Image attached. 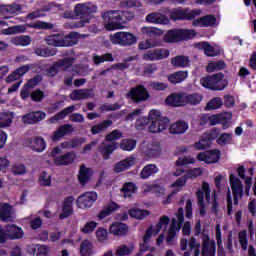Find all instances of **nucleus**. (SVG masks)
Here are the masks:
<instances>
[{
    "mask_svg": "<svg viewBox=\"0 0 256 256\" xmlns=\"http://www.w3.org/2000/svg\"><path fill=\"white\" fill-rule=\"evenodd\" d=\"M135 15L129 11L108 10L102 13L103 25L106 31H117L123 29V25L132 21Z\"/></svg>",
    "mask_w": 256,
    "mask_h": 256,
    "instance_id": "nucleus-1",
    "label": "nucleus"
},
{
    "mask_svg": "<svg viewBox=\"0 0 256 256\" xmlns=\"http://www.w3.org/2000/svg\"><path fill=\"white\" fill-rule=\"evenodd\" d=\"M97 13V5L91 2L79 3L74 7L75 17H79V21L71 24V29H79L85 27L91 21V14Z\"/></svg>",
    "mask_w": 256,
    "mask_h": 256,
    "instance_id": "nucleus-2",
    "label": "nucleus"
},
{
    "mask_svg": "<svg viewBox=\"0 0 256 256\" xmlns=\"http://www.w3.org/2000/svg\"><path fill=\"white\" fill-rule=\"evenodd\" d=\"M47 45L52 47H73L77 45V33H71L67 36L63 34H54L46 37Z\"/></svg>",
    "mask_w": 256,
    "mask_h": 256,
    "instance_id": "nucleus-3",
    "label": "nucleus"
},
{
    "mask_svg": "<svg viewBox=\"0 0 256 256\" xmlns=\"http://www.w3.org/2000/svg\"><path fill=\"white\" fill-rule=\"evenodd\" d=\"M200 84L202 87H205V89H211V91H223V89L227 87L228 82L225 80V76L222 73H218L203 77L200 80Z\"/></svg>",
    "mask_w": 256,
    "mask_h": 256,
    "instance_id": "nucleus-4",
    "label": "nucleus"
},
{
    "mask_svg": "<svg viewBox=\"0 0 256 256\" xmlns=\"http://www.w3.org/2000/svg\"><path fill=\"white\" fill-rule=\"evenodd\" d=\"M27 27H30L31 29H53V24L36 21L32 24L8 27L6 29H2L0 33L1 35H17L19 33H25V31H27Z\"/></svg>",
    "mask_w": 256,
    "mask_h": 256,
    "instance_id": "nucleus-5",
    "label": "nucleus"
},
{
    "mask_svg": "<svg viewBox=\"0 0 256 256\" xmlns=\"http://www.w3.org/2000/svg\"><path fill=\"white\" fill-rule=\"evenodd\" d=\"M23 235H25L23 228L15 224H8L4 228L0 226V243L23 239Z\"/></svg>",
    "mask_w": 256,
    "mask_h": 256,
    "instance_id": "nucleus-6",
    "label": "nucleus"
},
{
    "mask_svg": "<svg viewBox=\"0 0 256 256\" xmlns=\"http://www.w3.org/2000/svg\"><path fill=\"white\" fill-rule=\"evenodd\" d=\"M61 147L57 146L51 151V157L55 165H73V162L77 160V153L75 151H70L64 154H61Z\"/></svg>",
    "mask_w": 256,
    "mask_h": 256,
    "instance_id": "nucleus-7",
    "label": "nucleus"
},
{
    "mask_svg": "<svg viewBox=\"0 0 256 256\" xmlns=\"http://www.w3.org/2000/svg\"><path fill=\"white\" fill-rule=\"evenodd\" d=\"M196 197L200 207V215H206L207 205L211 203V187L209 186V183H202L201 189L196 192Z\"/></svg>",
    "mask_w": 256,
    "mask_h": 256,
    "instance_id": "nucleus-8",
    "label": "nucleus"
},
{
    "mask_svg": "<svg viewBox=\"0 0 256 256\" xmlns=\"http://www.w3.org/2000/svg\"><path fill=\"white\" fill-rule=\"evenodd\" d=\"M184 214L185 211L183 208H179L178 212L176 213L178 220L175 218L172 219V223L170 224V228L166 237L168 245H173V239H175V236L179 233V231H181V223L184 221Z\"/></svg>",
    "mask_w": 256,
    "mask_h": 256,
    "instance_id": "nucleus-9",
    "label": "nucleus"
},
{
    "mask_svg": "<svg viewBox=\"0 0 256 256\" xmlns=\"http://www.w3.org/2000/svg\"><path fill=\"white\" fill-rule=\"evenodd\" d=\"M110 40L114 45H121L122 47H129L137 43V37L129 32H116L110 36Z\"/></svg>",
    "mask_w": 256,
    "mask_h": 256,
    "instance_id": "nucleus-10",
    "label": "nucleus"
},
{
    "mask_svg": "<svg viewBox=\"0 0 256 256\" xmlns=\"http://www.w3.org/2000/svg\"><path fill=\"white\" fill-rule=\"evenodd\" d=\"M201 15V10H189V9H183V8H176L171 10L170 12V19L173 21L178 20H188L191 21V19H195V17H199Z\"/></svg>",
    "mask_w": 256,
    "mask_h": 256,
    "instance_id": "nucleus-11",
    "label": "nucleus"
},
{
    "mask_svg": "<svg viewBox=\"0 0 256 256\" xmlns=\"http://www.w3.org/2000/svg\"><path fill=\"white\" fill-rule=\"evenodd\" d=\"M99 196L95 191H89L81 194L76 200V206L78 209H82L83 211H87V209H91L93 205H95V201Z\"/></svg>",
    "mask_w": 256,
    "mask_h": 256,
    "instance_id": "nucleus-12",
    "label": "nucleus"
},
{
    "mask_svg": "<svg viewBox=\"0 0 256 256\" xmlns=\"http://www.w3.org/2000/svg\"><path fill=\"white\" fill-rule=\"evenodd\" d=\"M140 151H142L145 157L148 159H154L155 157H159L162 152L161 144L155 140H152L148 143L143 142L140 145Z\"/></svg>",
    "mask_w": 256,
    "mask_h": 256,
    "instance_id": "nucleus-13",
    "label": "nucleus"
},
{
    "mask_svg": "<svg viewBox=\"0 0 256 256\" xmlns=\"http://www.w3.org/2000/svg\"><path fill=\"white\" fill-rule=\"evenodd\" d=\"M170 219L168 216H161L159 219V223H157L155 226H151L145 233L143 241L144 244L147 245L149 243V240L152 237H155V235L159 234L162 229H167V225H169Z\"/></svg>",
    "mask_w": 256,
    "mask_h": 256,
    "instance_id": "nucleus-14",
    "label": "nucleus"
},
{
    "mask_svg": "<svg viewBox=\"0 0 256 256\" xmlns=\"http://www.w3.org/2000/svg\"><path fill=\"white\" fill-rule=\"evenodd\" d=\"M229 183L232 190L234 205H239V199L243 197V182H241L235 174H230Z\"/></svg>",
    "mask_w": 256,
    "mask_h": 256,
    "instance_id": "nucleus-15",
    "label": "nucleus"
},
{
    "mask_svg": "<svg viewBox=\"0 0 256 256\" xmlns=\"http://www.w3.org/2000/svg\"><path fill=\"white\" fill-rule=\"evenodd\" d=\"M170 52L167 48H157L145 52L142 55L144 61H163L169 57Z\"/></svg>",
    "mask_w": 256,
    "mask_h": 256,
    "instance_id": "nucleus-16",
    "label": "nucleus"
},
{
    "mask_svg": "<svg viewBox=\"0 0 256 256\" xmlns=\"http://www.w3.org/2000/svg\"><path fill=\"white\" fill-rule=\"evenodd\" d=\"M71 65H73V58L58 60L52 67L47 70V75L49 77H55L59 71H67Z\"/></svg>",
    "mask_w": 256,
    "mask_h": 256,
    "instance_id": "nucleus-17",
    "label": "nucleus"
},
{
    "mask_svg": "<svg viewBox=\"0 0 256 256\" xmlns=\"http://www.w3.org/2000/svg\"><path fill=\"white\" fill-rule=\"evenodd\" d=\"M198 161H204L208 165L217 163L221 159V151L219 150H209L199 153L197 156Z\"/></svg>",
    "mask_w": 256,
    "mask_h": 256,
    "instance_id": "nucleus-18",
    "label": "nucleus"
},
{
    "mask_svg": "<svg viewBox=\"0 0 256 256\" xmlns=\"http://www.w3.org/2000/svg\"><path fill=\"white\" fill-rule=\"evenodd\" d=\"M216 253L217 247L215 246V240H211L209 236L204 235L202 238L201 256H215Z\"/></svg>",
    "mask_w": 256,
    "mask_h": 256,
    "instance_id": "nucleus-19",
    "label": "nucleus"
},
{
    "mask_svg": "<svg viewBox=\"0 0 256 256\" xmlns=\"http://www.w3.org/2000/svg\"><path fill=\"white\" fill-rule=\"evenodd\" d=\"M128 97L135 101V103H139L140 101H147L149 99V92L143 86H137L136 88H132L128 94Z\"/></svg>",
    "mask_w": 256,
    "mask_h": 256,
    "instance_id": "nucleus-20",
    "label": "nucleus"
},
{
    "mask_svg": "<svg viewBox=\"0 0 256 256\" xmlns=\"http://www.w3.org/2000/svg\"><path fill=\"white\" fill-rule=\"evenodd\" d=\"M47 117V114L43 111H36L31 112L22 117L23 123L27 125H35V123H39L40 121H43Z\"/></svg>",
    "mask_w": 256,
    "mask_h": 256,
    "instance_id": "nucleus-21",
    "label": "nucleus"
},
{
    "mask_svg": "<svg viewBox=\"0 0 256 256\" xmlns=\"http://www.w3.org/2000/svg\"><path fill=\"white\" fill-rule=\"evenodd\" d=\"M216 137H217V129H213L209 134H205V136L202 137L199 142H196L194 144V148L197 149V151L207 149V147L211 145V140L215 139Z\"/></svg>",
    "mask_w": 256,
    "mask_h": 256,
    "instance_id": "nucleus-22",
    "label": "nucleus"
},
{
    "mask_svg": "<svg viewBox=\"0 0 256 256\" xmlns=\"http://www.w3.org/2000/svg\"><path fill=\"white\" fill-rule=\"evenodd\" d=\"M75 198L73 196H68L62 202V213L59 215L60 219H67L73 215V202Z\"/></svg>",
    "mask_w": 256,
    "mask_h": 256,
    "instance_id": "nucleus-23",
    "label": "nucleus"
},
{
    "mask_svg": "<svg viewBox=\"0 0 256 256\" xmlns=\"http://www.w3.org/2000/svg\"><path fill=\"white\" fill-rule=\"evenodd\" d=\"M73 131H75V129L73 128V125L64 124L55 130V132L51 136V139L52 141H60V139H63L65 135H71Z\"/></svg>",
    "mask_w": 256,
    "mask_h": 256,
    "instance_id": "nucleus-24",
    "label": "nucleus"
},
{
    "mask_svg": "<svg viewBox=\"0 0 256 256\" xmlns=\"http://www.w3.org/2000/svg\"><path fill=\"white\" fill-rule=\"evenodd\" d=\"M27 147L32 149V151H36V153H43V151L47 149V144L43 138L34 137L27 141Z\"/></svg>",
    "mask_w": 256,
    "mask_h": 256,
    "instance_id": "nucleus-25",
    "label": "nucleus"
},
{
    "mask_svg": "<svg viewBox=\"0 0 256 256\" xmlns=\"http://www.w3.org/2000/svg\"><path fill=\"white\" fill-rule=\"evenodd\" d=\"M0 219L6 223L14 221L15 211L9 204H0Z\"/></svg>",
    "mask_w": 256,
    "mask_h": 256,
    "instance_id": "nucleus-26",
    "label": "nucleus"
},
{
    "mask_svg": "<svg viewBox=\"0 0 256 256\" xmlns=\"http://www.w3.org/2000/svg\"><path fill=\"white\" fill-rule=\"evenodd\" d=\"M198 49H202L207 57H216L219 55L221 49L217 45H210L207 42H200L196 44Z\"/></svg>",
    "mask_w": 256,
    "mask_h": 256,
    "instance_id": "nucleus-27",
    "label": "nucleus"
},
{
    "mask_svg": "<svg viewBox=\"0 0 256 256\" xmlns=\"http://www.w3.org/2000/svg\"><path fill=\"white\" fill-rule=\"evenodd\" d=\"M217 18L213 15L200 17L192 22L193 27H213L216 25Z\"/></svg>",
    "mask_w": 256,
    "mask_h": 256,
    "instance_id": "nucleus-28",
    "label": "nucleus"
},
{
    "mask_svg": "<svg viewBox=\"0 0 256 256\" xmlns=\"http://www.w3.org/2000/svg\"><path fill=\"white\" fill-rule=\"evenodd\" d=\"M110 233L112 235H115L116 237H123L124 235H127L129 233V227H127V224L121 223V222H114L111 224Z\"/></svg>",
    "mask_w": 256,
    "mask_h": 256,
    "instance_id": "nucleus-29",
    "label": "nucleus"
},
{
    "mask_svg": "<svg viewBox=\"0 0 256 256\" xmlns=\"http://www.w3.org/2000/svg\"><path fill=\"white\" fill-rule=\"evenodd\" d=\"M135 165V157L130 156L114 165L113 171L114 173H123V171H127L129 167H133Z\"/></svg>",
    "mask_w": 256,
    "mask_h": 256,
    "instance_id": "nucleus-30",
    "label": "nucleus"
},
{
    "mask_svg": "<svg viewBox=\"0 0 256 256\" xmlns=\"http://www.w3.org/2000/svg\"><path fill=\"white\" fill-rule=\"evenodd\" d=\"M147 23H154L155 25H167L169 18L161 13H150L146 16Z\"/></svg>",
    "mask_w": 256,
    "mask_h": 256,
    "instance_id": "nucleus-31",
    "label": "nucleus"
},
{
    "mask_svg": "<svg viewBox=\"0 0 256 256\" xmlns=\"http://www.w3.org/2000/svg\"><path fill=\"white\" fill-rule=\"evenodd\" d=\"M76 109H77V106H75V105L68 106L67 108H65L62 111H60L59 113H57L52 118L48 119L47 123L49 125H51L53 123H58V121L65 119V117L67 115H70V113H73V111H76Z\"/></svg>",
    "mask_w": 256,
    "mask_h": 256,
    "instance_id": "nucleus-32",
    "label": "nucleus"
},
{
    "mask_svg": "<svg viewBox=\"0 0 256 256\" xmlns=\"http://www.w3.org/2000/svg\"><path fill=\"white\" fill-rule=\"evenodd\" d=\"M187 129H189V124L183 120L173 123L169 128L172 135H183L187 132Z\"/></svg>",
    "mask_w": 256,
    "mask_h": 256,
    "instance_id": "nucleus-33",
    "label": "nucleus"
},
{
    "mask_svg": "<svg viewBox=\"0 0 256 256\" xmlns=\"http://www.w3.org/2000/svg\"><path fill=\"white\" fill-rule=\"evenodd\" d=\"M91 97H93V92L89 89L74 90L70 94L72 101H81L83 99H90Z\"/></svg>",
    "mask_w": 256,
    "mask_h": 256,
    "instance_id": "nucleus-34",
    "label": "nucleus"
},
{
    "mask_svg": "<svg viewBox=\"0 0 256 256\" xmlns=\"http://www.w3.org/2000/svg\"><path fill=\"white\" fill-rule=\"evenodd\" d=\"M115 149H117L116 142H103L99 146V151L104 159H109L110 155L113 154Z\"/></svg>",
    "mask_w": 256,
    "mask_h": 256,
    "instance_id": "nucleus-35",
    "label": "nucleus"
},
{
    "mask_svg": "<svg viewBox=\"0 0 256 256\" xmlns=\"http://www.w3.org/2000/svg\"><path fill=\"white\" fill-rule=\"evenodd\" d=\"M165 101L167 105L172 107H182L185 105V94H171Z\"/></svg>",
    "mask_w": 256,
    "mask_h": 256,
    "instance_id": "nucleus-36",
    "label": "nucleus"
},
{
    "mask_svg": "<svg viewBox=\"0 0 256 256\" xmlns=\"http://www.w3.org/2000/svg\"><path fill=\"white\" fill-rule=\"evenodd\" d=\"M21 11V6L19 4L13 5H2L0 4V13L6 15L5 19H9V15H15Z\"/></svg>",
    "mask_w": 256,
    "mask_h": 256,
    "instance_id": "nucleus-37",
    "label": "nucleus"
},
{
    "mask_svg": "<svg viewBox=\"0 0 256 256\" xmlns=\"http://www.w3.org/2000/svg\"><path fill=\"white\" fill-rule=\"evenodd\" d=\"M155 47H161V41L153 38L146 39L138 44V48L141 51H147V49H153Z\"/></svg>",
    "mask_w": 256,
    "mask_h": 256,
    "instance_id": "nucleus-38",
    "label": "nucleus"
},
{
    "mask_svg": "<svg viewBox=\"0 0 256 256\" xmlns=\"http://www.w3.org/2000/svg\"><path fill=\"white\" fill-rule=\"evenodd\" d=\"M119 209V205L115 202L108 203L103 210L100 211L98 214V219L102 220L105 219V217H109L111 213H115Z\"/></svg>",
    "mask_w": 256,
    "mask_h": 256,
    "instance_id": "nucleus-39",
    "label": "nucleus"
},
{
    "mask_svg": "<svg viewBox=\"0 0 256 256\" xmlns=\"http://www.w3.org/2000/svg\"><path fill=\"white\" fill-rule=\"evenodd\" d=\"M164 41L166 43H177L181 40V29H174L168 31L164 36Z\"/></svg>",
    "mask_w": 256,
    "mask_h": 256,
    "instance_id": "nucleus-40",
    "label": "nucleus"
},
{
    "mask_svg": "<svg viewBox=\"0 0 256 256\" xmlns=\"http://www.w3.org/2000/svg\"><path fill=\"white\" fill-rule=\"evenodd\" d=\"M143 189L144 193H155L158 197L165 195V188L158 184H145Z\"/></svg>",
    "mask_w": 256,
    "mask_h": 256,
    "instance_id": "nucleus-41",
    "label": "nucleus"
},
{
    "mask_svg": "<svg viewBox=\"0 0 256 256\" xmlns=\"http://www.w3.org/2000/svg\"><path fill=\"white\" fill-rule=\"evenodd\" d=\"M189 77V73L187 71H178L168 76V81L177 85V83H183L185 79Z\"/></svg>",
    "mask_w": 256,
    "mask_h": 256,
    "instance_id": "nucleus-42",
    "label": "nucleus"
},
{
    "mask_svg": "<svg viewBox=\"0 0 256 256\" xmlns=\"http://www.w3.org/2000/svg\"><path fill=\"white\" fill-rule=\"evenodd\" d=\"M12 45L27 47L31 45V37L27 35L14 36L11 38Z\"/></svg>",
    "mask_w": 256,
    "mask_h": 256,
    "instance_id": "nucleus-43",
    "label": "nucleus"
},
{
    "mask_svg": "<svg viewBox=\"0 0 256 256\" xmlns=\"http://www.w3.org/2000/svg\"><path fill=\"white\" fill-rule=\"evenodd\" d=\"M156 173H159V167L155 164H148L142 169L140 177L141 179H149L151 175H155Z\"/></svg>",
    "mask_w": 256,
    "mask_h": 256,
    "instance_id": "nucleus-44",
    "label": "nucleus"
},
{
    "mask_svg": "<svg viewBox=\"0 0 256 256\" xmlns=\"http://www.w3.org/2000/svg\"><path fill=\"white\" fill-rule=\"evenodd\" d=\"M190 63L191 61L187 56H176L171 59V64L173 65V67L185 68L189 67Z\"/></svg>",
    "mask_w": 256,
    "mask_h": 256,
    "instance_id": "nucleus-45",
    "label": "nucleus"
},
{
    "mask_svg": "<svg viewBox=\"0 0 256 256\" xmlns=\"http://www.w3.org/2000/svg\"><path fill=\"white\" fill-rule=\"evenodd\" d=\"M215 235L218 245V256H225V249L223 248V239L221 236V224L216 225Z\"/></svg>",
    "mask_w": 256,
    "mask_h": 256,
    "instance_id": "nucleus-46",
    "label": "nucleus"
},
{
    "mask_svg": "<svg viewBox=\"0 0 256 256\" xmlns=\"http://www.w3.org/2000/svg\"><path fill=\"white\" fill-rule=\"evenodd\" d=\"M167 129L166 121H152L149 125L150 133H161V131H165Z\"/></svg>",
    "mask_w": 256,
    "mask_h": 256,
    "instance_id": "nucleus-47",
    "label": "nucleus"
},
{
    "mask_svg": "<svg viewBox=\"0 0 256 256\" xmlns=\"http://www.w3.org/2000/svg\"><path fill=\"white\" fill-rule=\"evenodd\" d=\"M186 183H187V176H182V177L178 178L171 185L172 195H177V193H179V191H181L183 189V187H185Z\"/></svg>",
    "mask_w": 256,
    "mask_h": 256,
    "instance_id": "nucleus-48",
    "label": "nucleus"
},
{
    "mask_svg": "<svg viewBox=\"0 0 256 256\" xmlns=\"http://www.w3.org/2000/svg\"><path fill=\"white\" fill-rule=\"evenodd\" d=\"M201 101H203V96L198 93L189 95L184 94V105H187V103H189L190 105H199Z\"/></svg>",
    "mask_w": 256,
    "mask_h": 256,
    "instance_id": "nucleus-49",
    "label": "nucleus"
},
{
    "mask_svg": "<svg viewBox=\"0 0 256 256\" xmlns=\"http://www.w3.org/2000/svg\"><path fill=\"white\" fill-rule=\"evenodd\" d=\"M90 178H91V169L85 166H81L79 171V176H78L79 182L82 185H85V183H89Z\"/></svg>",
    "mask_w": 256,
    "mask_h": 256,
    "instance_id": "nucleus-50",
    "label": "nucleus"
},
{
    "mask_svg": "<svg viewBox=\"0 0 256 256\" xmlns=\"http://www.w3.org/2000/svg\"><path fill=\"white\" fill-rule=\"evenodd\" d=\"M141 31L144 35H147L148 37H161V35H163V30L156 27L144 26L141 28Z\"/></svg>",
    "mask_w": 256,
    "mask_h": 256,
    "instance_id": "nucleus-51",
    "label": "nucleus"
},
{
    "mask_svg": "<svg viewBox=\"0 0 256 256\" xmlns=\"http://www.w3.org/2000/svg\"><path fill=\"white\" fill-rule=\"evenodd\" d=\"M93 253V244L89 240L82 241L80 245L81 256H91Z\"/></svg>",
    "mask_w": 256,
    "mask_h": 256,
    "instance_id": "nucleus-52",
    "label": "nucleus"
},
{
    "mask_svg": "<svg viewBox=\"0 0 256 256\" xmlns=\"http://www.w3.org/2000/svg\"><path fill=\"white\" fill-rule=\"evenodd\" d=\"M135 191H137V186L133 182H126L122 188L125 199L131 197Z\"/></svg>",
    "mask_w": 256,
    "mask_h": 256,
    "instance_id": "nucleus-53",
    "label": "nucleus"
},
{
    "mask_svg": "<svg viewBox=\"0 0 256 256\" xmlns=\"http://www.w3.org/2000/svg\"><path fill=\"white\" fill-rule=\"evenodd\" d=\"M221 107H223V99L215 97L207 103L205 110L213 111L215 109H221Z\"/></svg>",
    "mask_w": 256,
    "mask_h": 256,
    "instance_id": "nucleus-54",
    "label": "nucleus"
},
{
    "mask_svg": "<svg viewBox=\"0 0 256 256\" xmlns=\"http://www.w3.org/2000/svg\"><path fill=\"white\" fill-rule=\"evenodd\" d=\"M13 121V114L11 112L0 113V128L9 127Z\"/></svg>",
    "mask_w": 256,
    "mask_h": 256,
    "instance_id": "nucleus-55",
    "label": "nucleus"
},
{
    "mask_svg": "<svg viewBox=\"0 0 256 256\" xmlns=\"http://www.w3.org/2000/svg\"><path fill=\"white\" fill-rule=\"evenodd\" d=\"M112 125H113V121L105 120L102 123L92 127V129H91L92 134L97 135L98 133H101L102 131H105V129L111 127Z\"/></svg>",
    "mask_w": 256,
    "mask_h": 256,
    "instance_id": "nucleus-56",
    "label": "nucleus"
},
{
    "mask_svg": "<svg viewBox=\"0 0 256 256\" xmlns=\"http://www.w3.org/2000/svg\"><path fill=\"white\" fill-rule=\"evenodd\" d=\"M137 147V141L133 139H123L120 142V149L122 151H133Z\"/></svg>",
    "mask_w": 256,
    "mask_h": 256,
    "instance_id": "nucleus-57",
    "label": "nucleus"
},
{
    "mask_svg": "<svg viewBox=\"0 0 256 256\" xmlns=\"http://www.w3.org/2000/svg\"><path fill=\"white\" fill-rule=\"evenodd\" d=\"M35 53L38 57H53L57 55V50L39 47L35 49Z\"/></svg>",
    "mask_w": 256,
    "mask_h": 256,
    "instance_id": "nucleus-58",
    "label": "nucleus"
},
{
    "mask_svg": "<svg viewBox=\"0 0 256 256\" xmlns=\"http://www.w3.org/2000/svg\"><path fill=\"white\" fill-rule=\"evenodd\" d=\"M130 217H133L134 219H145L147 215H149V211L147 210H141L139 208H132L129 210Z\"/></svg>",
    "mask_w": 256,
    "mask_h": 256,
    "instance_id": "nucleus-59",
    "label": "nucleus"
},
{
    "mask_svg": "<svg viewBox=\"0 0 256 256\" xmlns=\"http://www.w3.org/2000/svg\"><path fill=\"white\" fill-rule=\"evenodd\" d=\"M98 223L95 221H88L86 222L83 227L80 229L81 233H84V235H89L97 229Z\"/></svg>",
    "mask_w": 256,
    "mask_h": 256,
    "instance_id": "nucleus-60",
    "label": "nucleus"
},
{
    "mask_svg": "<svg viewBox=\"0 0 256 256\" xmlns=\"http://www.w3.org/2000/svg\"><path fill=\"white\" fill-rule=\"evenodd\" d=\"M218 145H231L233 143L232 133H223L217 139Z\"/></svg>",
    "mask_w": 256,
    "mask_h": 256,
    "instance_id": "nucleus-61",
    "label": "nucleus"
},
{
    "mask_svg": "<svg viewBox=\"0 0 256 256\" xmlns=\"http://www.w3.org/2000/svg\"><path fill=\"white\" fill-rule=\"evenodd\" d=\"M33 251L35 256H49V247L45 245L37 244L33 247Z\"/></svg>",
    "mask_w": 256,
    "mask_h": 256,
    "instance_id": "nucleus-62",
    "label": "nucleus"
},
{
    "mask_svg": "<svg viewBox=\"0 0 256 256\" xmlns=\"http://www.w3.org/2000/svg\"><path fill=\"white\" fill-rule=\"evenodd\" d=\"M93 61L95 65H101V63H105V61H113V55L106 53L103 55H96L93 57Z\"/></svg>",
    "mask_w": 256,
    "mask_h": 256,
    "instance_id": "nucleus-63",
    "label": "nucleus"
},
{
    "mask_svg": "<svg viewBox=\"0 0 256 256\" xmlns=\"http://www.w3.org/2000/svg\"><path fill=\"white\" fill-rule=\"evenodd\" d=\"M189 247L192 251H194V256H200L201 255V244L197 242L195 238H191L189 240Z\"/></svg>",
    "mask_w": 256,
    "mask_h": 256,
    "instance_id": "nucleus-64",
    "label": "nucleus"
}]
</instances>
